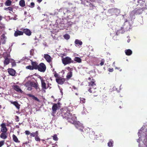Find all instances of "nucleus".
Wrapping results in <instances>:
<instances>
[{
	"label": "nucleus",
	"instance_id": "bf43d9fd",
	"mask_svg": "<svg viewBox=\"0 0 147 147\" xmlns=\"http://www.w3.org/2000/svg\"><path fill=\"white\" fill-rule=\"evenodd\" d=\"M88 80H89L90 81L91 80V78L89 77L88 79Z\"/></svg>",
	"mask_w": 147,
	"mask_h": 147
},
{
	"label": "nucleus",
	"instance_id": "f8f14e48",
	"mask_svg": "<svg viewBox=\"0 0 147 147\" xmlns=\"http://www.w3.org/2000/svg\"><path fill=\"white\" fill-rule=\"evenodd\" d=\"M21 30L23 31L24 33L26 35L28 36H30L31 35L32 32L30 30L27 28L24 29L21 28L20 29Z\"/></svg>",
	"mask_w": 147,
	"mask_h": 147
},
{
	"label": "nucleus",
	"instance_id": "a18cd8bd",
	"mask_svg": "<svg viewBox=\"0 0 147 147\" xmlns=\"http://www.w3.org/2000/svg\"><path fill=\"white\" fill-rule=\"evenodd\" d=\"M105 62V61L103 59H102L101 60V61L100 63V65L101 66H102L104 64V63Z\"/></svg>",
	"mask_w": 147,
	"mask_h": 147
},
{
	"label": "nucleus",
	"instance_id": "09e8293b",
	"mask_svg": "<svg viewBox=\"0 0 147 147\" xmlns=\"http://www.w3.org/2000/svg\"><path fill=\"white\" fill-rule=\"evenodd\" d=\"M25 133L26 135H28L30 134V135L31 133L29 131H25Z\"/></svg>",
	"mask_w": 147,
	"mask_h": 147
},
{
	"label": "nucleus",
	"instance_id": "49530a36",
	"mask_svg": "<svg viewBox=\"0 0 147 147\" xmlns=\"http://www.w3.org/2000/svg\"><path fill=\"white\" fill-rule=\"evenodd\" d=\"M15 120L16 122H18L19 121V117L17 116H16Z\"/></svg>",
	"mask_w": 147,
	"mask_h": 147
},
{
	"label": "nucleus",
	"instance_id": "6e6552de",
	"mask_svg": "<svg viewBox=\"0 0 147 147\" xmlns=\"http://www.w3.org/2000/svg\"><path fill=\"white\" fill-rule=\"evenodd\" d=\"M30 84L32 87L34 88L37 91H40V89L37 82H30Z\"/></svg>",
	"mask_w": 147,
	"mask_h": 147
},
{
	"label": "nucleus",
	"instance_id": "39448f33",
	"mask_svg": "<svg viewBox=\"0 0 147 147\" xmlns=\"http://www.w3.org/2000/svg\"><path fill=\"white\" fill-rule=\"evenodd\" d=\"M139 136L141 137L144 136L145 137L147 136V127L145 126H143L138 132Z\"/></svg>",
	"mask_w": 147,
	"mask_h": 147
},
{
	"label": "nucleus",
	"instance_id": "13d9d810",
	"mask_svg": "<svg viewBox=\"0 0 147 147\" xmlns=\"http://www.w3.org/2000/svg\"><path fill=\"white\" fill-rule=\"evenodd\" d=\"M16 127L17 128H19V126L18 125H16Z\"/></svg>",
	"mask_w": 147,
	"mask_h": 147
},
{
	"label": "nucleus",
	"instance_id": "f257e3e1",
	"mask_svg": "<svg viewBox=\"0 0 147 147\" xmlns=\"http://www.w3.org/2000/svg\"><path fill=\"white\" fill-rule=\"evenodd\" d=\"M61 115L63 118L67 120L68 122L72 124L75 123L76 117L70 113L69 111L63 110L61 113Z\"/></svg>",
	"mask_w": 147,
	"mask_h": 147
},
{
	"label": "nucleus",
	"instance_id": "f704fd0d",
	"mask_svg": "<svg viewBox=\"0 0 147 147\" xmlns=\"http://www.w3.org/2000/svg\"><path fill=\"white\" fill-rule=\"evenodd\" d=\"M30 82L31 81L28 82L26 83L25 85L26 86L27 88L32 86L30 84Z\"/></svg>",
	"mask_w": 147,
	"mask_h": 147
},
{
	"label": "nucleus",
	"instance_id": "0e129e2a",
	"mask_svg": "<svg viewBox=\"0 0 147 147\" xmlns=\"http://www.w3.org/2000/svg\"><path fill=\"white\" fill-rule=\"evenodd\" d=\"M42 140V141H45V140Z\"/></svg>",
	"mask_w": 147,
	"mask_h": 147
},
{
	"label": "nucleus",
	"instance_id": "f3484780",
	"mask_svg": "<svg viewBox=\"0 0 147 147\" xmlns=\"http://www.w3.org/2000/svg\"><path fill=\"white\" fill-rule=\"evenodd\" d=\"M13 88L15 90L18 92H20L21 93L23 92V91L20 88L19 86L18 85L13 86Z\"/></svg>",
	"mask_w": 147,
	"mask_h": 147
},
{
	"label": "nucleus",
	"instance_id": "774afa93",
	"mask_svg": "<svg viewBox=\"0 0 147 147\" xmlns=\"http://www.w3.org/2000/svg\"><path fill=\"white\" fill-rule=\"evenodd\" d=\"M117 68V69H119V68Z\"/></svg>",
	"mask_w": 147,
	"mask_h": 147
},
{
	"label": "nucleus",
	"instance_id": "7ed1b4c3",
	"mask_svg": "<svg viewBox=\"0 0 147 147\" xmlns=\"http://www.w3.org/2000/svg\"><path fill=\"white\" fill-rule=\"evenodd\" d=\"M2 57L4 58L3 61L4 66L8 65L10 62L11 60V56L10 53L8 52H4L2 55Z\"/></svg>",
	"mask_w": 147,
	"mask_h": 147
},
{
	"label": "nucleus",
	"instance_id": "cd10ccee",
	"mask_svg": "<svg viewBox=\"0 0 147 147\" xmlns=\"http://www.w3.org/2000/svg\"><path fill=\"white\" fill-rule=\"evenodd\" d=\"M74 60L78 63H80L82 62L81 59L78 57H76L74 59Z\"/></svg>",
	"mask_w": 147,
	"mask_h": 147
},
{
	"label": "nucleus",
	"instance_id": "dca6fc26",
	"mask_svg": "<svg viewBox=\"0 0 147 147\" xmlns=\"http://www.w3.org/2000/svg\"><path fill=\"white\" fill-rule=\"evenodd\" d=\"M24 34V32L23 31H20L18 30L17 29L14 33V36L17 37L18 36L22 35Z\"/></svg>",
	"mask_w": 147,
	"mask_h": 147
},
{
	"label": "nucleus",
	"instance_id": "8fccbe9b",
	"mask_svg": "<svg viewBox=\"0 0 147 147\" xmlns=\"http://www.w3.org/2000/svg\"><path fill=\"white\" fill-rule=\"evenodd\" d=\"M27 95L28 96H29L30 97H32V98L34 96V95H32V94H27Z\"/></svg>",
	"mask_w": 147,
	"mask_h": 147
},
{
	"label": "nucleus",
	"instance_id": "680f3d73",
	"mask_svg": "<svg viewBox=\"0 0 147 147\" xmlns=\"http://www.w3.org/2000/svg\"><path fill=\"white\" fill-rule=\"evenodd\" d=\"M86 129L87 128H84V129H85L86 130V131H87V130Z\"/></svg>",
	"mask_w": 147,
	"mask_h": 147
},
{
	"label": "nucleus",
	"instance_id": "a211bd4d",
	"mask_svg": "<svg viewBox=\"0 0 147 147\" xmlns=\"http://www.w3.org/2000/svg\"><path fill=\"white\" fill-rule=\"evenodd\" d=\"M31 63L33 69H37L38 65V63L36 61H31Z\"/></svg>",
	"mask_w": 147,
	"mask_h": 147
},
{
	"label": "nucleus",
	"instance_id": "58836bf2",
	"mask_svg": "<svg viewBox=\"0 0 147 147\" xmlns=\"http://www.w3.org/2000/svg\"><path fill=\"white\" fill-rule=\"evenodd\" d=\"M143 142L146 147H147V139L146 138L144 139Z\"/></svg>",
	"mask_w": 147,
	"mask_h": 147
},
{
	"label": "nucleus",
	"instance_id": "9b49d317",
	"mask_svg": "<svg viewBox=\"0 0 147 147\" xmlns=\"http://www.w3.org/2000/svg\"><path fill=\"white\" fill-rule=\"evenodd\" d=\"M65 79L64 78L60 77L59 78H56V81L59 84L62 85L64 84L65 81Z\"/></svg>",
	"mask_w": 147,
	"mask_h": 147
},
{
	"label": "nucleus",
	"instance_id": "a19ab883",
	"mask_svg": "<svg viewBox=\"0 0 147 147\" xmlns=\"http://www.w3.org/2000/svg\"><path fill=\"white\" fill-rule=\"evenodd\" d=\"M85 100H86L84 98H82L81 99L80 102L82 103H84L86 102Z\"/></svg>",
	"mask_w": 147,
	"mask_h": 147
},
{
	"label": "nucleus",
	"instance_id": "9d476101",
	"mask_svg": "<svg viewBox=\"0 0 147 147\" xmlns=\"http://www.w3.org/2000/svg\"><path fill=\"white\" fill-rule=\"evenodd\" d=\"M7 38L4 34H2L1 36L0 39V45L1 44L2 45L5 44Z\"/></svg>",
	"mask_w": 147,
	"mask_h": 147
},
{
	"label": "nucleus",
	"instance_id": "473e14b6",
	"mask_svg": "<svg viewBox=\"0 0 147 147\" xmlns=\"http://www.w3.org/2000/svg\"><path fill=\"white\" fill-rule=\"evenodd\" d=\"M63 37L65 39L68 40L69 39L70 36L69 34H66L63 35Z\"/></svg>",
	"mask_w": 147,
	"mask_h": 147
},
{
	"label": "nucleus",
	"instance_id": "412c9836",
	"mask_svg": "<svg viewBox=\"0 0 147 147\" xmlns=\"http://www.w3.org/2000/svg\"><path fill=\"white\" fill-rule=\"evenodd\" d=\"M44 58L45 59L47 62L49 63H50L51 62V57L48 54H45Z\"/></svg>",
	"mask_w": 147,
	"mask_h": 147
},
{
	"label": "nucleus",
	"instance_id": "4d7b16f0",
	"mask_svg": "<svg viewBox=\"0 0 147 147\" xmlns=\"http://www.w3.org/2000/svg\"><path fill=\"white\" fill-rule=\"evenodd\" d=\"M3 18L0 15V21H1Z\"/></svg>",
	"mask_w": 147,
	"mask_h": 147
},
{
	"label": "nucleus",
	"instance_id": "de8ad7c7",
	"mask_svg": "<svg viewBox=\"0 0 147 147\" xmlns=\"http://www.w3.org/2000/svg\"><path fill=\"white\" fill-rule=\"evenodd\" d=\"M30 136L32 137H34L36 136L35 132H32L31 133Z\"/></svg>",
	"mask_w": 147,
	"mask_h": 147
},
{
	"label": "nucleus",
	"instance_id": "0eeeda50",
	"mask_svg": "<svg viewBox=\"0 0 147 147\" xmlns=\"http://www.w3.org/2000/svg\"><path fill=\"white\" fill-rule=\"evenodd\" d=\"M46 69V67L45 65L43 63H40L38 65L37 69L38 71L44 72Z\"/></svg>",
	"mask_w": 147,
	"mask_h": 147
},
{
	"label": "nucleus",
	"instance_id": "423d86ee",
	"mask_svg": "<svg viewBox=\"0 0 147 147\" xmlns=\"http://www.w3.org/2000/svg\"><path fill=\"white\" fill-rule=\"evenodd\" d=\"M62 61L63 64L64 65L69 64L71 63H73L74 62V61L71 60V58L68 57L62 58Z\"/></svg>",
	"mask_w": 147,
	"mask_h": 147
},
{
	"label": "nucleus",
	"instance_id": "4c0bfd02",
	"mask_svg": "<svg viewBox=\"0 0 147 147\" xmlns=\"http://www.w3.org/2000/svg\"><path fill=\"white\" fill-rule=\"evenodd\" d=\"M35 139L36 141H40V138L38 136H36L35 137Z\"/></svg>",
	"mask_w": 147,
	"mask_h": 147
},
{
	"label": "nucleus",
	"instance_id": "2eb2a0df",
	"mask_svg": "<svg viewBox=\"0 0 147 147\" xmlns=\"http://www.w3.org/2000/svg\"><path fill=\"white\" fill-rule=\"evenodd\" d=\"M59 105V103L58 104H54L52 107L53 113H56L57 110L58 109V106Z\"/></svg>",
	"mask_w": 147,
	"mask_h": 147
},
{
	"label": "nucleus",
	"instance_id": "b1692460",
	"mask_svg": "<svg viewBox=\"0 0 147 147\" xmlns=\"http://www.w3.org/2000/svg\"><path fill=\"white\" fill-rule=\"evenodd\" d=\"M88 3V4L87 5L90 7V10H92L95 7V6L93 4L90 3Z\"/></svg>",
	"mask_w": 147,
	"mask_h": 147
},
{
	"label": "nucleus",
	"instance_id": "5701e85b",
	"mask_svg": "<svg viewBox=\"0 0 147 147\" xmlns=\"http://www.w3.org/2000/svg\"><path fill=\"white\" fill-rule=\"evenodd\" d=\"M125 54L127 56H129L132 54V51L129 49H126L125 51Z\"/></svg>",
	"mask_w": 147,
	"mask_h": 147
},
{
	"label": "nucleus",
	"instance_id": "69168bd1",
	"mask_svg": "<svg viewBox=\"0 0 147 147\" xmlns=\"http://www.w3.org/2000/svg\"><path fill=\"white\" fill-rule=\"evenodd\" d=\"M119 108H121V106H120L119 107Z\"/></svg>",
	"mask_w": 147,
	"mask_h": 147
},
{
	"label": "nucleus",
	"instance_id": "393cba45",
	"mask_svg": "<svg viewBox=\"0 0 147 147\" xmlns=\"http://www.w3.org/2000/svg\"><path fill=\"white\" fill-rule=\"evenodd\" d=\"M72 76V72L71 71L68 73L66 76V79L67 80L69 79Z\"/></svg>",
	"mask_w": 147,
	"mask_h": 147
},
{
	"label": "nucleus",
	"instance_id": "4be33fe9",
	"mask_svg": "<svg viewBox=\"0 0 147 147\" xmlns=\"http://www.w3.org/2000/svg\"><path fill=\"white\" fill-rule=\"evenodd\" d=\"M12 139L14 142L17 143H20V141L18 140L17 137L14 134L12 135Z\"/></svg>",
	"mask_w": 147,
	"mask_h": 147
},
{
	"label": "nucleus",
	"instance_id": "aec40b11",
	"mask_svg": "<svg viewBox=\"0 0 147 147\" xmlns=\"http://www.w3.org/2000/svg\"><path fill=\"white\" fill-rule=\"evenodd\" d=\"M2 132L0 135V138L3 139H6L7 137V132Z\"/></svg>",
	"mask_w": 147,
	"mask_h": 147
},
{
	"label": "nucleus",
	"instance_id": "5fc2aeb1",
	"mask_svg": "<svg viewBox=\"0 0 147 147\" xmlns=\"http://www.w3.org/2000/svg\"><path fill=\"white\" fill-rule=\"evenodd\" d=\"M35 134L36 136H38V131H36L35 132Z\"/></svg>",
	"mask_w": 147,
	"mask_h": 147
},
{
	"label": "nucleus",
	"instance_id": "052dcab7",
	"mask_svg": "<svg viewBox=\"0 0 147 147\" xmlns=\"http://www.w3.org/2000/svg\"><path fill=\"white\" fill-rule=\"evenodd\" d=\"M130 41V40L128 39V40H127V42H129Z\"/></svg>",
	"mask_w": 147,
	"mask_h": 147
},
{
	"label": "nucleus",
	"instance_id": "37998d69",
	"mask_svg": "<svg viewBox=\"0 0 147 147\" xmlns=\"http://www.w3.org/2000/svg\"><path fill=\"white\" fill-rule=\"evenodd\" d=\"M54 76L55 77L57 78H59L60 77L59 76L58 74L57 73H56L55 74Z\"/></svg>",
	"mask_w": 147,
	"mask_h": 147
},
{
	"label": "nucleus",
	"instance_id": "3c124183",
	"mask_svg": "<svg viewBox=\"0 0 147 147\" xmlns=\"http://www.w3.org/2000/svg\"><path fill=\"white\" fill-rule=\"evenodd\" d=\"M32 90V86L29 87L27 88V90L29 91H31Z\"/></svg>",
	"mask_w": 147,
	"mask_h": 147
},
{
	"label": "nucleus",
	"instance_id": "2f4dec72",
	"mask_svg": "<svg viewBox=\"0 0 147 147\" xmlns=\"http://www.w3.org/2000/svg\"><path fill=\"white\" fill-rule=\"evenodd\" d=\"M113 141L112 140H111L108 143V146L110 147H113Z\"/></svg>",
	"mask_w": 147,
	"mask_h": 147
},
{
	"label": "nucleus",
	"instance_id": "f03ea898",
	"mask_svg": "<svg viewBox=\"0 0 147 147\" xmlns=\"http://www.w3.org/2000/svg\"><path fill=\"white\" fill-rule=\"evenodd\" d=\"M74 123L75 124V126L76 127L82 132H83V133L87 134L89 132L90 130V129L89 128H87V129H86L87 131H86L85 129H84V127L83 125L80 122L78 121L76 122V120H75V123L73 124Z\"/></svg>",
	"mask_w": 147,
	"mask_h": 147
},
{
	"label": "nucleus",
	"instance_id": "e433bc0d",
	"mask_svg": "<svg viewBox=\"0 0 147 147\" xmlns=\"http://www.w3.org/2000/svg\"><path fill=\"white\" fill-rule=\"evenodd\" d=\"M4 9L6 11L9 10V11H12L13 9L11 7H7V8H5Z\"/></svg>",
	"mask_w": 147,
	"mask_h": 147
},
{
	"label": "nucleus",
	"instance_id": "338daca9",
	"mask_svg": "<svg viewBox=\"0 0 147 147\" xmlns=\"http://www.w3.org/2000/svg\"><path fill=\"white\" fill-rule=\"evenodd\" d=\"M68 69H69V68H70V67H68Z\"/></svg>",
	"mask_w": 147,
	"mask_h": 147
},
{
	"label": "nucleus",
	"instance_id": "1a4fd4ad",
	"mask_svg": "<svg viewBox=\"0 0 147 147\" xmlns=\"http://www.w3.org/2000/svg\"><path fill=\"white\" fill-rule=\"evenodd\" d=\"M39 78L41 81L42 90H45L47 89V88L46 87V84L45 82V80L40 76H39Z\"/></svg>",
	"mask_w": 147,
	"mask_h": 147
},
{
	"label": "nucleus",
	"instance_id": "c03bdc74",
	"mask_svg": "<svg viewBox=\"0 0 147 147\" xmlns=\"http://www.w3.org/2000/svg\"><path fill=\"white\" fill-rule=\"evenodd\" d=\"M4 141L3 140L0 141V147L2 146L4 144Z\"/></svg>",
	"mask_w": 147,
	"mask_h": 147
},
{
	"label": "nucleus",
	"instance_id": "7c9ffc66",
	"mask_svg": "<svg viewBox=\"0 0 147 147\" xmlns=\"http://www.w3.org/2000/svg\"><path fill=\"white\" fill-rule=\"evenodd\" d=\"M10 62L11 63V65L12 66H15L16 65V63L15 62V60H14L13 59H11Z\"/></svg>",
	"mask_w": 147,
	"mask_h": 147
},
{
	"label": "nucleus",
	"instance_id": "6e6d98bb",
	"mask_svg": "<svg viewBox=\"0 0 147 147\" xmlns=\"http://www.w3.org/2000/svg\"><path fill=\"white\" fill-rule=\"evenodd\" d=\"M37 1L38 3H40L42 1V0H37Z\"/></svg>",
	"mask_w": 147,
	"mask_h": 147
},
{
	"label": "nucleus",
	"instance_id": "c85d7f7f",
	"mask_svg": "<svg viewBox=\"0 0 147 147\" xmlns=\"http://www.w3.org/2000/svg\"><path fill=\"white\" fill-rule=\"evenodd\" d=\"M75 43L76 45H82V42L81 41L79 40L76 39L75 41Z\"/></svg>",
	"mask_w": 147,
	"mask_h": 147
},
{
	"label": "nucleus",
	"instance_id": "603ef678",
	"mask_svg": "<svg viewBox=\"0 0 147 147\" xmlns=\"http://www.w3.org/2000/svg\"><path fill=\"white\" fill-rule=\"evenodd\" d=\"M109 71L110 72H112L113 71V68H109Z\"/></svg>",
	"mask_w": 147,
	"mask_h": 147
},
{
	"label": "nucleus",
	"instance_id": "ddd939ff",
	"mask_svg": "<svg viewBox=\"0 0 147 147\" xmlns=\"http://www.w3.org/2000/svg\"><path fill=\"white\" fill-rule=\"evenodd\" d=\"M1 130L2 132H7V129L6 127V124L5 123H2L1 125Z\"/></svg>",
	"mask_w": 147,
	"mask_h": 147
},
{
	"label": "nucleus",
	"instance_id": "72a5a7b5",
	"mask_svg": "<svg viewBox=\"0 0 147 147\" xmlns=\"http://www.w3.org/2000/svg\"><path fill=\"white\" fill-rule=\"evenodd\" d=\"M53 139L55 141H57L58 140V138L57 137V136L56 134H54L53 136Z\"/></svg>",
	"mask_w": 147,
	"mask_h": 147
},
{
	"label": "nucleus",
	"instance_id": "864d4df0",
	"mask_svg": "<svg viewBox=\"0 0 147 147\" xmlns=\"http://www.w3.org/2000/svg\"><path fill=\"white\" fill-rule=\"evenodd\" d=\"M51 85V84H49V83L47 84V88H49V89H51V87H50L49 86L50 85Z\"/></svg>",
	"mask_w": 147,
	"mask_h": 147
},
{
	"label": "nucleus",
	"instance_id": "c9c22d12",
	"mask_svg": "<svg viewBox=\"0 0 147 147\" xmlns=\"http://www.w3.org/2000/svg\"><path fill=\"white\" fill-rule=\"evenodd\" d=\"M26 68L27 69H29L30 70H33V68L32 67V66H31L30 65H29L28 66L26 67Z\"/></svg>",
	"mask_w": 147,
	"mask_h": 147
},
{
	"label": "nucleus",
	"instance_id": "ea45409f",
	"mask_svg": "<svg viewBox=\"0 0 147 147\" xmlns=\"http://www.w3.org/2000/svg\"><path fill=\"white\" fill-rule=\"evenodd\" d=\"M32 99L37 101L38 102H40V100L37 97H35L34 95L33 97L32 98Z\"/></svg>",
	"mask_w": 147,
	"mask_h": 147
},
{
	"label": "nucleus",
	"instance_id": "79ce46f5",
	"mask_svg": "<svg viewBox=\"0 0 147 147\" xmlns=\"http://www.w3.org/2000/svg\"><path fill=\"white\" fill-rule=\"evenodd\" d=\"M35 4L34 2H31L30 3V5H29V7L31 8H33L34 7Z\"/></svg>",
	"mask_w": 147,
	"mask_h": 147
},
{
	"label": "nucleus",
	"instance_id": "6ab92c4d",
	"mask_svg": "<svg viewBox=\"0 0 147 147\" xmlns=\"http://www.w3.org/2000/svg\"><path fill=\"white\" fill-rule=\"evenodd\" d=\"M10 102L11 104L13 105L18 110L20 108V105L17 102H13L12 101H10Z\"/></svg>",
	"mask_w": 147,
	"mask_h": 147
},
{
	"label": "nucleus",
	"instance_id": "4468645a",
	"mask_svg": "<svg viewBox=\"0 0 147 147\" xmlns=\"http://www.w3.org/2000/svg\"><path fill=\"white\" fill-rule=\"evenodd\" d=\"M8 72L9 74L12 76H14L16 73V71L14 69L12 68L8 69Z\"/></svg>",
	"mask_w": 147,
	"mask_h": 147
},
{
	"label": "nucleus",
	"instance_id": "bb28decb",
	"mask_svg": "<svg viewBox=\"0 0 147 147\" xmlns=\"http://www.w3.org/2000/svg\"><path fill=\"white\" fill-rule=\"evenodd\" d=\"M12 2L10 0H7L5 3V5L10 6Z\"/></svg>",
	"mask_w": 147,
	"mask_h": 147
},
{
	"label": "nucleus",
	"instance_id": "e2e57ef3",
	"mask_svg": "<svg viewBox=\"0 0 147 147\" xmlns=\"http://www.w3.org/2000/svg\"><path fill=\"white\" fill-rule=\"evenodd\" d=\"M19 125H20L21 124V123H19Z\"/></svg>",
	"mask_w": 147,
	"mask_h": 147
},
{
	"label": "nucleus",
	"instance_id": "20e7f679",
	"mask_svg": "<svg viewBox=\"0 0 147 147\" xmlns=\"http://www.w3.org/2000/svg\"><path fill=\"white\" fill-rule=\"evenodd\" d=\"M95 82V80L92 78L91 81L88 83L89 87L88 91L91 93H94L95 92L93 87L96 85Z\"/></svg>",
	"mask_w": 147,
	"mask_h": 147
},
{
	"label": "nucleus",
	"instance_id": "a878e982",
	"mask_svg": "<svg viewBox=\"0 0 147 147\" xmlns=\"http://www.w3.org/2000/svg\"><path fill=\"white\" fill-rule=\"evenodd\" d=\"M19 5L22 7H24L25 5V1L24 0H21L19 2Z\"/></svg>",
	"mask_w": 147,
	"mask_h": 147
},
{
	"label": "nucleus",
	"instance_id": "c756f323",
	"mask_svg": "<svg viewBox=\"0 0 147 147\" xmlns=\"http://www.w3.org/2000/svg\"><path fill=\"white\" fill-rule=\"evenodd\" d=\"M98 136V135H95V136H96V137H95V138H96V139L98 140L103 139V137L102 135H101V134H99Z\"/></svg>",
	"mask_w": 147,
	"mask_h": 147
}]
</instances>
